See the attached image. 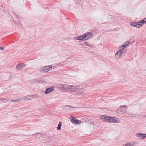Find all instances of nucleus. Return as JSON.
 <instances>
[{"instance_id": "nucleus-23", "label": "nucleus", "mask_w": 146, "mask_h": 146, "mask_svg": "<svg viewBox=\"0 0 146 146\" xmlns=\"http://www.w3.org/2000/svg\"><path fill=\"white\" fill-rule=\"evenodd\" d=\"M68 107H70V108H77V107H74L70 106H68V105H66V106H65V107L66 108H68Z\"/></svg>"}, {"instance_id": "nucleus-12", "label": "nucleus", "mask_w": 146, "mask_h": 146, "mask_svg": "<svg viewBox=\"0 0 146 146\" xmlns=\"http://www.w3.org/2000/svg\"><path fill=\"white\" fill-rule=\"evenodd\" d=\"M36 96L35 95H27V100H31L32 98H33L35 97V98H36Z\"/></svg>"}, {"instance_id": "nucleus-27", "label": "nucleus", "mask_w": 146, "mask_h": 146, "mask_svg": "<svg viewBox=\"0 0 146 146\" xmlns=\"http://www.w3.org/2000/svg\"><path fill=\"white\" fill-rule=\"evenodd\" d=\"M23 97L24 98V101H25V100H27V96H24V97Z\"/></svg>"}, {"instance_id": "nucleus-26", "label": "nucleus", "mask_w": 146, "mask_h": 146, "mask_svg": "<svg viewBox=\"0 0 146 146\" xmlns=\"http://www.w3.org/2000/svg\"><path fill=\"white\" fill-rule=\"evenodd\" d=\"M41 136V135L40 134H37V137H40Z\"/></svg>"}, {"instance_id": "nucleus-6", "label": "nucleus", "mask_w": 146, "mask_h": 146, "mask_svg": "<svg viewBox=\"0 0 146 146\" xmlns=\"http://www.w3.org/2000/svg\"><path fill=\"white\" fill-rule=\"evenodd\" d=\"M61 87L62 88L66 90H71V87L72 85H70L68 84H66L63 85H62Z\"/></svg>"}, {"instance_id": "nucleus-1", "label": "nucleus", "mask_w": 146, "mask_h": 146, "mask_svg": "<svg viewBox=\"0 0 146 146\" xmlns=\"http://www.w3.org/2000/svg\"><path fill=\"white\" fill-rule=\"evenodd\" d=\"M84 85H77L74 86L72 85L70 91H74L78 94H82L83 92L82 91L84 88Z\"/></svg>"}, {"instance_id": "nucleus-17", "label": "nucleus", "mask_w": 146, "mask_h": 146, "mask_svg": "<svg viewBox=\"0 0 146 146\" xmlns=\"http://www.w3.org/2000/svg\"><path fill=\"white\" fill-rule=\"evenodd\" d=\"M70 121L72 123L76 124H77V119H74L72 118L70 119Z\"/></svg>"}, {"instance_id": "nucleus-16", "label": "nucleus", "mask_w": 146, "mask_h": 146, "mask_svg": "<svg viewBox=\"0 0 146 146\" xmlns=\"http://www.w3.org/2000/svg\"><path fill=\"white\" fill-rule=\"evenodd\" d=\"M62 122H59V123L58 124V126L57 128V130H59L61 129V127L62 126Z\"/></svg>"}, {"instance_id": "nucleus-7", "label": "nucleus", "mask_w": 146, "mask_h": 146, "mask_svg": "<svg viewBox=\"0 0 146 146\" xmlns=\"http://www.w3.org/2000/svg\"><path fill=\"white\" fill-rule=\"evenodd\" d=\"M130 25L132 26H133L137 28H139L142 26V24H141L140 23H139V22L137 23L133 22H131L130 23Z\"/></svg>"}, {"instance_id": "nucleus-8", "label": "nucleus", "mask_w": 146, "mask_h": 146, "mask_svg": "<svg viewBox=\"0 0 146 146\" xmlns=\"http://www.w3.org/2000/svg\"><path fill=\"white\" fill-rule=\"evenodd\" d=\"M145 134L140 133H137L135 135L139 138L143 139L145 138Z\"/></svg>"}, {"instance_id": "nucleus-15", "label": "nucleus", "mask_w": 146, "mask_h": 146, "mask_svg": "<svg viewBox=\"0 0 146 146\" xmlns=\"http://www.w3.org/2000/svg\"><path fill=\"white\" fill-rule=\"evenodd\" d=\"M84 44L87 46H89L91 47H94V46L92 44H90L88 42H85Z\"/></svg>"}, {"instance_id": "nucleus-14", "label": "nucleus", "mask_w": 146, "mask_h": 146, "mask_svg": "<svg viewBox=\"0 0 146 146\" xmlns=\"http://www.w3.org/2000/svg\"><path fill=\"white\" fill-rule=\"evenodd\" d=\"M139 23H140L141 24H142V26L143 23H146V18H145L142 20H141L139 22Z\"/></svg>"}, {"instance_id": "nucleus-5", "label": "nucleus", "mask_w": 146, "mask_h": 146, "mask_svg": "<svg viewBox=\"0 0 146 146\" xmlns=\"http://www.w3.org/2000/svg\"><path fill=\"white\" fill-rule=\"evenodd\" d=\"M26 66V64H21L20 63H19L17 64L16 66V69L18 70H19L21 69L22 68H23Z\"/></svg>"}, {"instance_id": "nucleus-13", "label": "nucleus", "mask_w": 146, "mask_h": 146, "mask_svg": "<svg viewBox=\"0 0 146 146\" xmlns=\"http://www.w3.org/2000/svg\"><path fill=\"white\" fill-rule=\"evenodd\" d=\"M134 144L133 143H127L124 145L123 146H133Z\"/></svg>"}, {"instance_id": "nucleus-29", "label": "nucleus", "mask_w": 146, "mask_h": 146, "mask_svg": "<svg viewBox=\"0 0 146 146\" xmlns=\"http://www.w3.org/2000/svg\"><path fill=\"white\" fill-rule=\"evenodd\" d=\"M2 101H3L2 99H0V102L2 103Z\"/></svg>"}, {"instance_id": "nucleus-25", "label": "nucleus", "mask_w": 146, "mask_h": 146, "mask_svg": "<svg viewBox=\"0 0 146 146\" xmlns=\"http://www.w3.org/2000/svg\"><path fill=\"white\" fill-rule=\"evenodd\" d=\"M77 124H79L81 122V121H80L79 120H78L77 119Z\"/></svg>"}, {"instance_id": "nucleus-4", "label": "nucleus", "mask_w": 146, "mask_h": 146, "mask_svg": "<svg viewBox=\"0 0 146 146\" xmlns=\"http://www.w3.org/2000/svg\"><path fill=\"white\" fill-rule=\"evenodd\" d=\"M84 37V40L89 39L90 37L93 35L92 33L90 32H88L83 34Z\"/></svg>"}, {"instance_id": "nucleus-3", "label": "nucleus", "mask_w": 146, "mask_h": 146, "mask_svg": "<svg viewBox=\"0 0 146 146\" xmlns=\"http://www.w3.org/2000/svg\"><path fill=\"white\" fill-rule=\"evenodd\" d=\"M52 67L53 66L51 65L44 66L41 68L40 70L41 72L45 73L48 72L49 70L52 69ZM53 67H54V66H53Z\"/></svg>"}, {"instance_id": "nucleus-22", "label": "nucleus", "mask_w": 146, "mask_h": 146, "mask_svg": "<svg viewBox=\"0 0 146 146\" xmlns=\"http://www.w3.org/2000/svg\"><path fill=\"white\" fill-rule=\"evenodd\" d=\"M24 98L23 97H22L20 98H19L18 99H19V102L20 101H21L22 100H24Z\"/></svg>"}, {"instance_id": "nucleus-9", "label": "nucleus", "mask_w": 146, "mask_h": 146, "mask_svg": "<svg viewBox=\"0 0 146 146\" xmlns=\"http://www.w3.org/2000/svg\"><path fill=\"white\" fill-rule=\"evenodd\" d=\"M122 52L121 51H119L117 52L115 54V57L117 59H119L121 56Z\"/></svg>"}, {"instance_id": "nucleus-31", "label": "nucleus", "mask_w": 146, "mask_h": 146, "mask_svg": "<svg viewBox=\"0 0 146 146\" xmlns=\"http://www.w3.org/2000/svg\"><path fill=\"white\" fill-rule=\"evenodd\" d=\"M1 46H0V50H1Z\"/></svg>"}, {"instance_id": "nucleus-21", "label": "nucleus", "mask_w": 146, "mask_h": 146, "mask_svg": "<svg viewBox=\"0 0 146 146\" xmlns=\"http://www.w3.org/2000/svg\"><path fill=\"white\" fill-rule=\"evenodd\" d=\"M19 102L18 98L16 100H12L11 101V102Z\"/></svg>"}, {"instance_id": "nucleus-24", "label": "nucleus", "mask_w": 146, "mask_h": 146, "mask_svg": "<svg viewBox=\"0 0 146 146\" xmlns=\"http://www.w3.org/2000/svg\"><path fill=\"white\" fill-rule=\"evenodd\" d=\"M127 107L126 105L122 106H121V108H126L127 109Z\"/></svg>"}, {"instance_id": "nucleus-20", "label": "nucleus", "mask_w": 146, "mask_h": 146, "mask_svg": "<svg viewBox=\"0 0 146 146\" xmlns=\"http://www.w3.org/2000/svg\"><path fill=\"white\" fill-rule=\"evenodd\" d=\"M8 99H6V98H2V100L3 101V102L5 103L7 101H8Z\"/></svg>"}, {"instance_id": "nucleus-10", "label": "nucleus", "mask_w": 146, "mask_h": 146, "mask_svg": "<svg viewBox=\"0 0 146 146\" xmlns=\"http://www.w3.org/2000/svg\"><path fill=\"white\" fill-rule=\"evenodd\" d=\"M54 90L51 87L47 89L45 91V94H47L50 93V92L53 91Z\"/></svg>"}, {"instance_id": "nucleus-30", "label": "nucleus", "mask_w": 146, "mask_h": 146, "mask_svg": "<svg viewBox=\"0 0 146 146\" xmlns=\"http://www.w3.org/2000/svg\"><path fill=\"white\" fill-rule=\"evenodd\" d=\"M145 137H146V134H145Z\"/></svg>"}, {"instance_id": "nucleus-28", "label": "nucleus", "mask_w": 146, "mask_h": 146, "mask_svg": "<svg viewBox=\"0 0 146 146\" xmlns=\"http://www.w3.org/2000/svg\"><path fill=\"white\" fill-rule=\"evenodd\" d=\"M1 50H4V48L1 47Z\"/></svg>"}, {"instance_id": "nucleus-19", "label": "nucleus", "mask_w": 146, "mask_h": 146, "mask_svg": "<svg viewBox=\"0 0 146 146\" xmlns=\"http://www.w3.org/2000/svg\"><path fill=\"white\" fill-rule=\"evenodd\" d=\"M130 43L129 41H127L125 42L123 44L124 46H125L126 47Z\"/></svg>"}, {"instance_id": "nucleus-11", "label": "nucleus", "mask_w": 146, "mask_h": 146, "mask_svg": "<svg viewBox=\"0 0 146 146\" xmlns=\"http://www.w3.org/2000/svg\"><path fill=\"white\" fill-rule=\"evenodd\" d=\"M75 38L77 39L80 40H84V36L83 35H81L80 36H76V37Z\"/></svg>"}, {"instance_id": "nucleus-2", "label": "nucleus", "mask_w": 146, "mask_h": 146, "mask_svg": "<svg viewBox=\"0 0 146 146\" xmlns=\"http://www.w3.org/2000/svg\"><path fill=\"white\" fill-rule=\"evenodd\" d=\"M101 118L102 120L104 121H107L110 123H119L118 121L116 120L117 119L116 118L103 115L101 117Z\"/></svg>"}, {"instance_id": "nucleus-18", "label": "nucleus", "mask_w": 146, "mask_h": 146, "mask_svg": "<svg viewBox=\"0 0 146 146\" xmlns=\"http://www.w3.org/2000/svg\"><path fill=\"white\" fill-rule=\"evenodd\" d=\"M125 47H126L125 46H124L123 45L119 47V48H120V51H121V52H122V51L123 50Z\"/></svg>"}]
</instances>
